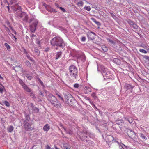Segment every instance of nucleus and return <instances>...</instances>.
<instances>
[{
    "label": "nucleus",
    "mask_w": 149,
    "mask_h": 149,
    "mask_svg": "<svg viewBox=\"0 0 149 149\" xmlns=\"http://www.w3.org/2000/svg\"><path fill=\"white\" fill-rule=\"evenodd\" d=\"M70 75L72 78L76 79L78 76V69L76 66L73 65L70 66L69 68Z\"/></svg>",
    "instance_id": "4"
},
{
    "label": "nucleus",
    "mask_w": 149,
    "mask_h": 149,
    "mask_svg": "<svg viewBox=\"0 0 149 149\" xmlns=\"http://www.w3.org/2000/svg\"><path fill=\"white\" fill-rule=\"evenodd\" d=\"M107 40L111 44H115V42L113 40H111L109 38L107 39Z\"/></svg>",
    "instance_id": "33"
},
{
    "label": "nucleus",
    "mask_w": 149,
    "mask_h": 149,
    "mask_svg": "<svg viewBox=\"0 0 149 149\" xmlns=\"http://www.w3.org/2000/svg\"><path fill=\"white\" fill-rule=\"evenodd\" d=\"M66 103L68 105L72 106L74 104V99L70 94H68L65 96Z\"/></svg>",
    "instance_id": "5"
},
{
    "label": "nucleus",
    "mask_w": 149,
    "mask_h": 149,
    "mask_svg": "<svg viewBox=\"0 0 149 149\" xmlns=\"http://www.w3.org/2000/svg\"><path fill=\"white\" fill-rule=\"evenodd\" d=\"M6 7H7L8 8V11L9 12V10H10V7L9 5H8L7 6H6Z\"/></svg>",
    "instance_id": "50"
},
{
    "label": "nucleus",
    "mask_w": 149,
    "mask_h": 149,
    "mask_svg": "<svg viewBox=\"0 0 149 149\" xmlns=\"http://www.w3.org/2000/svg\"><path fill=\"white\" fill-rule=\"evenodd\" d=\"M35 146H33L30 149H33V148Z\"/></svg>",
    "instance_id": "61"
},
{
    "label": "nucleus",
    "mask_w": 149,
    "mask_h": 149,
    "mask_svg": "<svg viewBox=\"0 0 149 149\" xmlns=\"http://www.w3.org/2000/svg\"><path fill=\"white\" fill-rule=\"evenodd\" d=\"M123 120H120L118 121L117 124L120 125L121 123H123Z\"/></svg>",
    "instance_id": "39"
},
{
    "label": "nucleus",
    "mask_w": 149,
    "mask_h": 149,
    "mask_svg": "<svg viewBox=\"0 0 149 149\" xmlns=\"http://www.w3.org/2000/svg\"><path fill=\"white\" fill-rule=\"evenodd\" d=\"M24 53H25L26 54H27L28 53V52H27L26 51V49H24Z\"/></svg>",
    "instance_id": "52"
},
{
    "label": "nucleus",
    "mask_w": 149,
    "mask_h": 149,
    "mask_svg": "<svg viewBox=\"0 0 149 149\" xmlns=\"http://www.w3.org/2000/svg\"><path fill=\"white\" fill-rule=\"evenodd\" d=\"M144 58H145L146 59L148 60L149 61V57L147 56H144Z\"/></svg>",
    "instance_id": "47"
},
{
    "label": "nucleus",
    "mask_w": 149,
    "mask_h": 149,
    "mask_svg": "<svg viewBox=\"0 0 149 149\" xmlns=\"http://www.w3.org/2000/svg\"><path fill=\"white\" fill-rule=\"evenodd\" d=\"M141 46L146 50H149V46L148 45H141Z\"/></svg>",
    "instance_id": "22"
},
{
    "label": "nucleus",
    "mask_w": 149,
    "mask_h": 149,
    "mask_svg": "<svg viewBox=\"0 0 149 149\" xmlns=\"http://www.w3.org/2000/svg\"><path fill=\"white\" fill-rule=\"evenodd\" d=\"M38 24V21L37 20H35L32 24L30 26V29L31 31L32 32H34L36 29V27Z\"/></svg>",
    "instance_id": "8"
},
{
    "label": "nucleus",
    "mask_w": 149,
    "mask_h": 149,
    "mask_svg": "<svg viewBox=\"0 0 149 149\" xmlns=\"http://www.w3.org/2000/svg\"><path fill=\"white\" fill-rule=\"evenodd\" d=\"M14 33L15 34H16V32L15 31H14Z\"/></svg>",
    "instance_id": "63"
},
{
    "label": "nucleus",
    "mask_w": 149,
    "mask_h": 149,
    "mask_svg": "<svg viewBox=\"0 0 149 149\" xmlns=\"http://www.w3.org/2000/svg\"><path fill=\"white\" fill-rule=\"evenodd\" d=\"M26 64V65L29 67L31 66V64L29 61H26L25 62Z\"/></svg>",
    "instance_id": "31"
},
{
    "label": "nucleus",
    "mask_w": 149,
    "mask_h": 149,
    "mask_svg": "<svg viewBox=\"0 0 149 149\" xmlns=\"http://www.w3.org/2000/svg\"><path fill=\"white\" fill-rule=\"evenodd\" d=\"M50 128V127L49 124H46L44 125L43 127V130L45 131H48Z\"/></svg>",
    "instance_id": "14"
},
{
    "label": "nucleus",
    "mask_w": 149,
    "mask_h": 149,
    "mask_svg": "<svg viewBox=\"0 0 149 149\" xmlns=\"http://www.w3.org/2000/svg\"><path fill=\"white\" fill-rule=\"evenodd\" d=\"M79 86V84H76L74 85V87L76 88H77Z\"/></svg>",
    "instance_id": "44"
},
{
    "label": "nucleus",
    "mask_w": 149,
    "mask_h": 149,
    "mask_svg": "<svg viewBox=\"0 0 149 149\" xmlns=\"http://www.w3.org/2000/svg\"><path fill=\"white\" fill-rule=\"evenodd\" d=\"M16 14L17 17L22 18L23 20L27 21L28 19V15L25 12H22L21 11L19 10L17 12Z\"/></svg>",
    "instance_id": "6"
},
{
    "label": "nucleus",
    "mask_w": 149,
    "mask_h": 149,
    "mask_svg": "<svg viewBox=\"0 0 149 149\" xmlns=\"http://www.w3.org/2000/svg\"><path fill=\"white\" fill-rule=\"evenodd\" d=\"M67 133L69 134L70 135L72 134H73L72 131L70 130H67L66 129V131H65Z\"/></svg>",
    "instance_id": "29"
},
{
    "label": "nucleus",
    "mask_w": 149,
    "mask_h": 149,
    "mask_svg": "<svg viewBox=\"0 0 149 149\" xmlns=\"http://www.w3.org/2000/svg\"><path fill=\"white\" fill-rule=\"evenodd\" d=\"M55 6L57 7V8H59V6L58 4L56 3H55Z\"/></svg>",
    "instance_id": "51"
},
{
    "label": "nucleus",
    "mask_w": 149,
    "mask_h": 149,
    "mask_svg": "<svg viewBox=\"0 0 149 149\" xmlns=\"http://www.w3.org/2000/svg\"><path fill=\"white\" fill-rule=\"evenodd\" d=\"M46 149H50V147L49 145H47L46 146Z\"/></svg>",
    "instance_id": "48"
},
{
    "label": "nucleus",
    "mask_w": 149,
    "mask_h": 149,
    "mask_svg": "<svg viewBox=\"0 0 149 149\" xmlns=\"http://www.w3.org/2000/svg\"><path fill=\"white\" fill-rule=\"evenodd\" d=\"M119 145H120V146H121V147H122V148H123L124 149H127V146H125L123 144L121 143H120V144Z\"/></svg>",
    "instance_id": "28"
},
{
    "label": "nucleus",
    "mask_w": 149,
    "mask_h": 149,
    "mask_svg": "<svg viewBox=\"0 0 149 149\" xmlns=\"http://www.w3.org/2000/svg\"><path fill=\"white\" fill-rule=\"evenodd\" d=\"M56 95H57L58 96L60 99L62 101H64L63 98L60 95L57 93H56Z\"/></svg>",
    "instance_id": "35"
},
{
    "label": "nucleus",
    "mask_w": 149,
    "mask_h": 149,
    "mask_svg": "<svg viewBox=\"0 0 149 149\" xmlns=\"http://www.w3.org/2000/svg\"><path fill=\"white\" fill-rule=\"evenodd\" d=\"M101 69L104 79H112L113 77L112 74L107 69L103 66H101Z\"/></svg>",
    "instance_id": "3"
},
{
    "label": "nucleus",
    "mask_w": 149,
    "mask_h": 149,
    "mask_svg": "<svg viewBox=\"0 0 149 149\" xmlns=\"http://www.w3.org/2000/svg\"><path fill=\"white\" fill-rule=\"evenodd\" d=\"M130 24H133V26L134 28H136H136L137 27L136 25L135 24H133V22H131L130 23Z\"/></svg>",
    "instance_id": "41"
},
{
    "label": "nucleus",
    "mask_w": 149,
    "mask_h": 149,
    "mask_svg": "<svg viewBox=\"0 0 149 149\" xmlns=\"http://www.w3.org/2000/svg\"><path fill=\"white\" fill-rule=\"evenodd\" d=\"M51 44L52 46H56L63 48L64 44L63 40L59 37H56L51 40Z\"/></svg>",
    "instance_id": "1"
},
{
    "label": "nucleus",
    "mask_w": 149,
    "mask_h": 149,
    "mask_svg": "<svg viewBox=\"0 0 149 149\" xmlns=\"http://www.w3.org/2000/svg\"><path fill=\"white\" fill-rule=\"evenodd\" d=\"M33 111L35 112L38 113L39 111V109L37 107H35L34 108Z\"/></svg>",
    "instance_id": "34"
},
{
    "label": "nucleus",
    "mask_w": 149,
    "mask_h": 149,
    "mask_svg": "<svg viewBox=\"0 0 149 149\" xmlns=\"http://www.w3.org/2000/svg\"><path fill=\"white\" fill-rule=\"evenodd\" d=\"M27 57H28V58L29 59H30V58H31L29 56H27Z\"/></svg>",
    "instance_id": "60"
},
{
    "label": "nucleus",
    "mask_w": 149,
    "mask_h": 149,
    "mask_svg": "<svg viewBox=\"0 0 149 149\" xmlns=\"http://www.w3.org/2000/svg\"><path fill=\"white\" fill-rule=\"evenodd\" d=\"M12 36L13 37V38L15 39V40H17V38L13 35L12 34Z\"/></svg>",
    "instance_id": "55"
},
{
    "label": "nucleus",
    "mask_w": 149,
    "mask_h": 149,
    "mask_svg": "<svg viewBox=\"0 0 149 149\" xmlns=\"http://www.w3.org/2000/svg\"><path fill=\"white\" fill-rule=\"evenodd\" d=\"M91 95L93 97L95 98L97 97L96 94L95 93H92Z\"/></svg>",
    "instance_id": "36"
},
{
    "label": "nucleus",
    "mask_w": 149,
    "mask_h": 149,
    "mask_svg": "<svg viewBox=\"0 0 149 149\" xmlns=\"http://www.w3.org/2000/svg\"><path fill=\"white\" fill-rule=\"evenodd\" d=\"M88 37L89 39L92 40L95 38V34L94 33L91 32L88 34Z\"/></svg>",
    "instance_id": "12"
},
{
    "label": "nucleus",
    "mask_w": 149,
    "mask_h": 149,
    "mask_svg": "<svg viewBox=\"0 0 149 149\" xmlns=\"http://www.w3.org/2000/svg\"><path fill=\"white\" fill-rule=\"evenodd\" d=\"M35 36H36L35 35L33 34H32V35H31V37H32V38H33V37H35Z\"/></svg>",
    "instance_id": "56"
},
{
    "label": "nucleus",
    "mask_w": 149,
    "mask_h": 149,
    "mask_svg": "<svg viewBox=\"0 0 149 149\" xmlns=\"http://www.w3.org/2000/svg\"><path fill=\"white\" fill-rule=\"evenodd\" d=\"M54 147L55 149H60L59 148H58L56 146H55Z\"/></svg>",
    "instance_id": "58"
},
{
    "label": "nucleus",
    "mask_w": 149,
    "mask_h": 149,
    "mask_svg": "<svg viewBox=\"0 0 149 149\" xmlns=\"http://www.w3.org/2000/svg\"><path fill=\"white\" fill-rule=\"evenodd\" d=\"M139 51L142 53H147V52L145 50L143 49H139Z\"/></svg>",
    "instance_id": "32"
},
{
    "label": "nucleus",
    "mask_w": 149,
    "mask_h": 149,
    "mask_svg": "<svg viewBox=\"0 0 149 149\" xmlns=\"http://www.w3.org/2000/svg\"><path fill=\"white\" fill-rule=\"evenodd\" d=\"M24 127L26 131H31L34 129L33 127H31V124L27 122L25 123Z\"/></svg>",
    "instance_id": "9"
},
{
    "label": "nucleus",
    "mask_w": 149,
    "mask_h": 149,
    "mask_svg": "<svg viewBox=\"0 0 149 149\" xmlns=\"http://www.w3.org/2000/svg\"><path fill=\"white\" fill-rule=\"evenodd\" d=\"M4 104L6 106H7L8 107H9L10 106V104L7 101H4Z\"/></svg>",
    "instance_id": "30"
},
{
    "label": "nucleus",
    "mask_w": 149,
    "mask_h": 149,
    "mask_svg": "<svg viewBox=\"0 0 149 149\" xmlns=\"http://www.w3.org/2000/svg\"><path fill=\"white\" fill-rule=\"evenodd\" d=\"M23 88L27 92H30L31 91V90L26 85L24 86Z\"/></svg>",
    "instance_id": "16"
},
{
    "label": "nucleus",
    "mask_w": 149,
    "mask_h": 149,
    "mask_svg": "<svg viewBox=\"0 0 149 149\" xmlns=\"http://www.w3.org/2000/svg\"><path fill=\"white\" fill-rule=\"evenodd\" d=\"M90 134H90L89 133L87 132H83L81 133L80 135H79V137L82 140L84 141H87L88 138L87 135L91 137Z\"/></svg>",
    "instance_id": "7"
},
{
    "label": "nucleus",
    "mask_w": 149,
    "mask_h": 149,
    "mask_svg": "<svg viewBox=\"0 0 149 149\" xmlns=\"http://www.w3.org/2000/svg\"><path fill=\"white\" fill-rule=\"evenodd\" d=\"M26 77H27V79L29 80H30L32 78L31 76H29V75H27L26 76Z\"/></svg>",
    "instance_id": "43"
},
{
    "label": "nucleus",
    "mask_w": 149,
    "mask_h": 149,
    "mask_svg": "<svg viewBox=\"0 0 149 149\" xmlns=\"http://www.w3.org/2000/svg\"><path fill=\"white\" fill-rule=\"evenodd\" d=\"M6 30H9V29L7 27H6Z\"/></svg>",
    "instance_id": "62"
},
{
    "label": "nucleus",
    "mask_w": 149,
    "mask_h": 149,
    "mask_svg": "<svg viewBox=\"0 0 149 149\" xmlns=\"http://www.w3.org/2000/svg\"><path fill=\"white\" fill-rule=\"evenodd\" d=\"M4 2L6 5H9V3L7 0H5Z\"/></svg>",
    "instance_id": "46"
},
{
    "label": "nucleus",
    "mask_w": 149,
    "mask_h": 149,
    "mask_svg": "<svg viewBox=\"0 0 149 149\" xmlns=\"http://www.w3.org/2000/svg\"><path fill=\"white\" fill-rule=\"evenodd\" d=\"M14 130V127L12 126H10L9 127L7 128V130L9 132H11Z\"/></svg>",
    "instance_id": "20"
},
{
    "label": "nucleus",
    "mask_w": 149,
    "mask_h": 149,
    "mask_svg": "<svg viewBox=\"0 0 149 149\" xmlns=\"http://www.w3.org/2000/svg\"><path fill=\"white\" fill-rule=\"evenodd\" d=\"M17 2V0H11L10 1V3L11 4H12L16 3Z\"/></svg>",
    "instance_id": "38"
},
{
    "label": "nucleus",
    "mask_w": 149,
    "mask_h": 149,
    "mask_svg": "<svg viewBox=\"0 0 149 149\" xmlns=\"http://www.w3.org/2000/svg\"><path fill=\"white\" fill-rule=\"evenodd\" d=\"M59 8L62 10V11H63L64 12H65V9L63 8H62V7H59Z\"/></svg>",
    "instance_id": "45"
},
{
    "label": "nucleus",
    "mask_w": 149,
    "mask_h": 149,
    "mask_svg": "<svg viewBox=\"0 0 149 149\" xmlns=\"http://www.w3.org/2000/svg\"><path fill=\"white\" fill-rule=\"evenodd\" d=\"M0 78L1 79H3V78L1 76L0 74Z\"/></svg>",
    "instance_id": "57"
},
{
    "label": "nucleus",
    "mask_w": 149,
    "mask_h": 149,
    "mask_svg": "<svg viewBox=\"0 0 149 149\" xmlns=\"http://www.w3.org/2000/svg\"><path fill=\"white\" fill-rule=\"evenodd\" d=\"M86 1L87 3L88 4H89V3L87 2V1Z\"/></svg>",
    "instance_id": "64"
},
{
    "label": "nucleus",
    "mask_w": 149,
    "mask_h": 149,
    "mask_svg": "<svg viewBox=\"0 0 149 149\" xmlns=\"http://www.w3.org/2000/svg\"><path fill=\"white\" fill-rule=\"evenodd\" d=\"M39 81L40 83L41 84H43V82L40 79H39Z\"/></svg>",
    "instance_id": "53"
},
{
    "label": "nucleus",
    "mask_w": 149,
    "mask_h": 149,
    "mask_svg": "<svg viewBox=\"0 0 149 149\" xmlns=\"http://www.w3.org/2000/svg\"><path fill=\"white\" fill-rule=\"evenodd\" d=\"M84 10H86L88 11H90L91 9V8H90V6H84Z\"/></svg>",
    "instance_id": "25"
},
{
    "label": "nucleus",
    "mask_w": 149,
    "mask_h": 149,
    "mask_svg": "<svg viewBox=\"0 0 149 149\" xmlns=\"http://www.w3.org/2000/svg\"><path fill=\"white\" fill-rule=\"evenodd\" d=\"M48 97L49 100L53 106L58 108H61V103L54 96L50 94L48 95Z\"/></svg>",
    "instance_id": "2"
},
{
    "label": "nucleus",
    "mask_w": 149,
    "mask_h": 149,
    "mask_svg": "<svg viewBox=\"0 0 149 149\" xmlns=\"http://www.w3.org/2000/svg\"><path fill=\"white\" fill-rule=\"evenodd\" d=\"M63 147L64 149H70V147L66 143L63 144Z\"/></svg>",
    "instance_id": "21"
},
{
    "label": "nucleus",
    "mask_w": 149,
    "mask_h": 149,
    "mask_svg": "<svg viewBox=\"0 0 149 149\" xmlns=\"http://www.w3.org/2000/svg\"><path fill=\"white\" fill-rule=\"evenodd\" d=\"M4 45L6 47L8 51H10V49L11 48V47L7 43H5L4 44Z\"/></svg>",
    "instance_id": "26"
},
{
    "label": "nucleus",
    "mask_w": 149,
    "mask_h": 149,
    "mask_svg": "<svg viewBox=\"0 0 149 149\" xmlns=\"http://www.w3.org/2000/svg\"><path fill=\"white\" fill-rule=\"evenodd\" d=\"M36 49V51H35V53H38V49Z\"/></svg>",
    "instance_id": "54"
},
{
    "label": "nucleus",
    "mask_w": 149,
    "mask_h": 149,
    "mask_svg": "<svg viewBox=\"0 0 149 149\" xmlns=\"http://www.w3.org/2000/svg\"><path fill=\"white\" fill-rule=\"evenodd\" d=\"M108 142H110L114 140L113 137L111 135H108L107 137Z\"/></svg>",
    "instance_id": "15"
},
{
    "label": "nucleus",
    "mask_w": 149,
    "mask_h": 149,
    "mask_svg": "<svg viewBox=\"0 0 149 149\" xmlns=\"http://www.w3.org/2000/svg\"><path fill=\"white\" fill-rule=\"evenodd\" d=\"M12 9L15 11L19 10L21 11V6L18 5L17 4H15L13 6L11 7Z\"/></svg>",
    "instance_id": "11"
},
{
    "label": "nucleus",
    "mask_w": 149,
    "mask_h": 149,
    "mask_svg": "<svg viewBox=\"0 0 149 149\" xmlns=\"http://www.w3.org/2000/svg\"><path fill=\"white\" fill-rule=\"evenodd\" d=\"M91 91V88L88 86H85L84 89V92L86 94H89Z\"/></svg>",
    "instance_id": "13"
},
{
    "label": "nucleus",
    "mask_w": 149,
    "mask_h": 149,
    "mask_svg": "<svg viewBox=\"0 0 149 149\" xmlns=\"http://www.w3.org/2000/svg\"><path fill=\"white\" fill-rule=\"evenodd\" d=\"M141 138L142 139L144 140H146L147 139V137L145 136V135L142 133H140L139 134Z\"/></svg>",
    "instance_id": "19"
},
{
    "label": "nucleus",
    "mask_w": 149,
    "mask_h": 149,
    "mask_svg": "<svg viewBox=\"0 0 149 149\" xmlns=\"http://www.w3.org/2000/svg\"><path fill=\"white\" fill-rule=\"evenodd\" d=\"M19 82L20 84L21 85L22 87L26 85L23 81L21 79H19Z\"/></svg>",
    "instance_id": "24"
},
{
    "label": "nucleus",
    "mask_w": 149,
    "mask_h": 149,
    "mask_svg": "<svg viewBox=\"0 0 149 149\" xmlns=\"http://www.w3.org/2000/svg\"><path fill=\"white\" fill-rule=\"evenodd\" d=\"M86 38L85 37H82L81 39V41L84 42L86 40Z\"/></svg>",
    "instance_id": "40"
},
{
    "label": "nucleus",
    "mask_w": 149,
    "mask_h": 149,
    "mask_svg": "<svg viewBox=\"0 0 149 149\" xmlns=\"http://www.w3.org/2000/svg\"><path fill=\"white\" fill-rule=\"evenodd\" d=\"M49 50V48L48 47L46 48L45 50V51L47 52Z\"/></svg>",
    "instance_id": "49"
},
{
    "label": "nucleus",
    "mask_w": 149,
    "mask_h": 149,
    "mask_svg": "<svg viewBox=\"0 0 149 149\" xmlns=\"http://www.w3.org/2000/svg\"><path fill=\"white\" fill-rule=\"evenodd\" d=\"M5 89L4 87L3 86H0V92L1 93H2L3 91V90Z\"/></svg>",
    "instance_id": "27"
},
{
    "label": "nucleus",
    "mask_w": 149,
    "mask_h": 149,
    "mask_svg": "<svg viewBox=\"0 0 149 149\" xmlns=\"http://www.w3.org/2000/svg\"><path fill=\"white\" fill-rule=\"evenodd\" d=\"M59 125L61 127L63 128L65 131H66V129L63 126V125L61 123H60Z\"/></svg>",
    "instance_id": "42"
},
{
    "label": "nucleus",
    "mask_w": 149,
    "mask_h": 149,
    "mask_svg": "<svg viewBox=\"0 0 149 149\" xmlns=\"http://www.w3.org/2000/svg\"><path fill=\"white\" fill-rule=\"evenodd\" d=\"M44 6H45L46 10L49 12H56V10L54 9L49 5H47L45 4H44Z\"/></svg>",
    "instance_id": "10"
},
{
    "label": "nucleus",
    "mask_w": 149,
    "mask_h": 149,
    "mask_svg": "<svg viewBox=\"0 0 149 149\" xmlns=\"http://www.w3.org/2000/svg\"><path fill=\"white\" fill-rule=\"evenodd\" d=\"M110 14L111 15L112 17L114 19H115L116 18V16L113 14L111 12L110 13Z\"/></svg>",
    "instance_id": "37"
},
{
    "label": "nucleus",
    "mask_w": 149,
    "mask_h": 149,
    "mask_svg": "<svg viewBox=\"0 0 149 149\" xmlns=\"http://www.w3.org/2000/svg\"><path fill=\"white\" fill-rule=\"evenodd\" d=\"M40 93V95H42V92H41V91H40V93Z\"/></svg>",
    "instance_id": "59"
},
{
    "label": "nucleus",
    "mask_w": 149,
    "mask_h": 149,
    "mask_svg": "<svg viewBox=\"0 0 149 149\" xmlns=\"http://www.w3.org/2000/svg\"><path fill=\"white\" fill-rule=\"evenodd\" d=\"M62 53L61 52H59L57 53L56 55L55 59L57 60L61 56Z\"/></svg>",
    "instance_id": "17"
},
{
    "label": "nucleus",
    "mask_w": 149,
    "mask_h": 149,
    "mask_svg": "<svg viewBox=\"0 0 149 149\" xmlns=\"http://www.w3.org/2000/svg\"><path fill=\"white\" fill-rule=\"evenodd\" d=\"M102 50L104 52H106L108 50L107 47L105 45H102Z\"/></svg>",
    "instance_id": "23"
},
{
    "label": "nucleus",
    "mask_w": 149,
    "mask_h": 149,
    "mask_svg": "<svg viewBox=\"0 0 149 149\" xmlns=\"http://www.w3.org/2000/svg\"><path fill=\"white\" fill-rule=\"evenodd\" d=\"M91 19L97 25L100 26L101 25V23L97 21L95 19L93 18H91Z\"/></svg>",
    "instance_id": "18"
}]
</instances>
